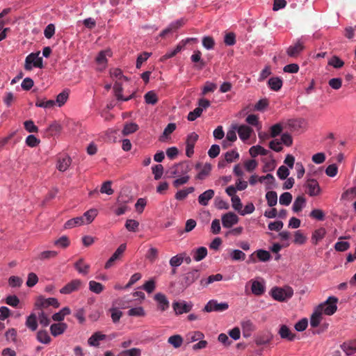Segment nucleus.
Returning a JSON list of instances; mask_svg holds the SVG:
<instances>
[{
  "mask_svg": "<svg viewBox=\"0 0 356 356\" xmlns=\"http://www.w3.org/2000/svg\"><path fill=\"white\" fill-rule=\"evenodd\" d=\"M337 298L334 296H330L326 301L320 304L311 316L310 325L312 327H316L318 326L322 319L323 314L328 316L334 314L337 309Z\"/></svg>",
  "mask_w": 356,
  "mask_h": 356,
  "instance_id": "f257e3e1",
  "label": "nucleus"
},
{
  "mask_svg": "<svg viewBox=\"0 0 356 356\" xmlns=\"http://www.w3.org/2000/svg\"><path fill=\"white\" fill-rule=\"evenodd\" d=\"M270 295L275 300L280 302H284L293 296V290L289 286L283 288L275 286L271 289Z\"/></svg>",
  "mask_w": 356,
  "mask_h": 356,
  "instance_id": "f03ea898",
  "label": "nucleus"
},
{
  "mask_svg": "<svg viewBox=\"0 0 356 356\" xmlns=\"http://www.w3.org/2000/svg\"><path fill=\"white\" fill-rule=\"evenodd\" d=\"M191 170V167L187 163H179L172 166L168 170L170 177H175L187 175Z\"/></svg>",
  "mask_w": 356,
  "mask_h": 356,
  "instance_id": "7ed1b4c3",
  "label": "nucleus"
},
{
  "mask_svg": "<svg viewBox=\"0 0 356 356\" xmlns=\"http://www.w3.org/2000/svg\"><path fill=\"white\" fill-rule=\"evenodd\" d=\"M229 308L227 302H218L216 300H209L204 306L203 311L206 312H222L227 310Z\"/></svg>",
  "mask_w": 356,
  "mask_h": 356,
  "instance_id": "20e7f679",
  "label": "nucleus"
},
{
  "mask_svg": "<svg viewBox=\"0 0 356 356\" xmlns=\"http://www.w3.org/2000/svg\"><path fill=\"white\" fill-rule=\"evenodd\" d=\"M49 306H52L54 308H58L60 306V304L58 300L55 298H45L42 296H40L37 298L35 307L38 309H43L47 308Z\"/></svg>",
  "mask_w": 356,
  "mask_h": 356,
  "instance_id": "39448f33",
  "label": "nucleus"
},
{
  "mask_svg": "<svg viewBox=\"0 0 356 356\" xmlns=\"http://www.w3.org/2000/svg\"><path fill=\"white\" fill-rule=\"evenodd\" d=\"M193 307L191 302H186L184 300L175 301L172 303V308L176 315L189 312Z\"/></svg>",
  "mask_w": 356,
  "mask_h": 356,
  "instance_id": "423d86ee",
  "label": "nucleus"
},
{
  "mask_svg": "<svg viewBox=\"0 0 356 356\" xmlns=\"http://www.w3.org/2000/svg\"><path fill=\"white\" fill-rule=\"evenodd\" d=\"M198 135L192 132L188 135L186 140V154L188 157H191L194 154V147L198 140Z\"/></svg>",
  "mask_w": 356,
  "mask_h": 356,
  "instance_id": "0eeeda50",
  "label": "nucleus"
},
{
  "mask_svg": "<svg viewBox=\"0 0 356 356\" xmlns=\"http://www.w3.org/2000/svg\"><path fill=\"white\" fill-rule=\"evenodd\" d=\"M81 285L82 282L80 280H73L64 286L60 290V293L63 294H70L74 291H78L81 288Z\"/></svg>",
  "mask_w": 356,
  "mask_h": 356,
  "instance_id": "6e6552de",
  "label": "nucleus"
},
{
  "mask_svg": "<svg viewBox=\"0 0 356 356\" xmlns=\"http://www.w3.org/2000/svg\"><path fill=\"white\" fill-rule=\"evenodd\" d=\"M126 250V245L121 244L115 252L113 254V255L110 257V259L105 264L104 268L106 269H108L114 266L115 261L120 258V257L122 254V253Z\"/></svg>",
  "mask_w": 356,
  "mask_h": 356,
  "instance_id": "1a4fd4ad",
  "label": "nucleus"
},
{
  "mask_svg": "<svg viewBox=\"0 0 356 356\" xmlns=\"http://www.w3.org/2000/svg\"><path fill=\"white\" fill-rule=\"evenodd\" d=\"M238 221V217L233 212H229L222 216V226L226 228H229L234 225L236 224Z\"/></svg>",
  "mask_w": 356,
  "mask_h": 356,
  "instance_id": "9d476101",
  "label": "nucleus"
},
{
  "mask_svg": "<svg viewBox=\"0 0 356 356\" xmlns=\"http://www.w3.org/2000/svg\"><path fill=\"white\" fill-rule=\"evenodd\" d=\"M195 169L197 170H199V172L195 177L196 179H200L203 180L206 179L210 174V172L211 170V165L209 163H206L203 167L202 165V163H197L195 165Z\"/></svg>",
  "mask_w": 356,
  "mask_h": 356,
  "instance_id": "9b49d317",
  "label": "nucleus"
},
{
  "mask_svg": "<svg viewBox=\"0 0 356 356\" xmlns=\"http://www.w3.org/2000/svg\"><path fill=\"white\" fill-rule=\"evenodd\" d=\"M305 186L308 190L307 193L312 197L316 196L321 193L320 186L316 179H308Z\"/></svg>",
  "mask_w": 356,
  "mask_h": 356,
  "instance_id": "f8f14e48",
  "label": "nucleus"
},
{
  "mask_svg": "<svg viewBox=\"0 0 356 356\" xmlns=\"http://www.w3.org/2000/svg\"><path fill=\"white\" fill-rule=\"evenodd\" d=\"M304 49L305 47L303 42L298 40L294 45H291L287 49L286 54L290 57L296 58Z\"/></svg>",
  "mask_w": 356,
  "mask_h": 356,
  "instance_id": "ddd939ff",
  "label": "nucleus"
},
{
  "mask_svg": "<svg viewBox=\"0 0 356 356\" xmlns=\"http://www.w3.org/2000/svg\"><path fill=\"white\" fill-rule=\"evenodd\" d=\"M154 300L157 302L158 308L161 311L163 312L169 308V305H170L169 301L164 294H163L161 293H158L155 294Z\"/></svg>",
  "mask_w": 356,
  "mask_h": 356,
  "instance_id": "4468645a",
  "label": "nucleus"
},
{
  "mask_svg": "<svg viewBox=\"0 0 356 356\" xmlns=\"http://www.w3.org/2000/svg\"><path fill=\"white\" fill-rule=\"evenodd\" d=\"M201 51L196 50L191 57V61L195 63L194 67L199 70H202L206 65V63L201 58Z\"/></svg>",
  "mask_w": 356,
  "mask_h": 356,
  "instance_id": "2eb2a0df",
  "label": "nucleus"
},
{
  "mask_svg": "<svg viewBox=\"0 0 356 356\" xmlns=\"http://www.w3.org/2000/svg\"><path fill=\"white\" fill-rule=\"evenodd\" d=\"M200 277L199 270L197 269H193L189 272H188L184 277V284L186 287L189 286L193 282H195Z\"/></svg>",
  "mask_w": 356,
  "mask_h": 356,
  "instance_id": "dca6fc26",
  "label": "nucleus"
},
{
  "mask_svg": "<svg viewBox=\"0 0 356 356\" xmlns=\"http://www.w3.org/2000/svg\"><path fill=\"white\" fill-rule=\"evenodd\" d=\"M184 22L183 19L177 20L175 22L171 23L166 29H165L161 33V37H165L169 33H172L175 31L179 27L184 24Z\"/></svg>",
  "mask_w": 356,
  "mask_h": 356,
  "instance_id": "f3484780",
  "label": "nucleus"
},
{
  "mask_svg": "<svg viewBox=\"0 0 356 356\" xmlns=\"http://www.w3.org/2000/svg\"><path fill=\"white\" fill-rule=\"evenodd\" d=\"M106 336L100 332H96L88 339V343L90 346L98 347L99 341L106 339Z\"/></svg>",
  "mask_w": 356,
  "mask_h": 356,
  "instance_id": "a211bd4d",
  "label": "nucleus"
},
{
  "mask_svg": "<svg viewBox=\"0 0 356 356\" xmlns=\"http://www.w3.org/2000/svg\"><path fill=\"white\" fill-rule=\"evenodd\" d=\"M67 325L65 323H54L50 326L51 334L54 337L62 334L67 329Z\"/></svg>",
  "mask_w": 356,
  "mask_h": 356,
  "instance_id": "6ab92c4d",
  "label": "nucleus"
},
{
  "mask_svg": "<svg viewBox=\"0 0 356 356\" xmlns=\"http://www.w3.org/2000/svg\"><path fill=\"white\" fill-rule=\"evenodd\" d=\"M326 230L323 227H320L312 233L311 242L314 245H317L325 236Z\"/></svg>",
  "mask_w": 356,
  "mask_h": 356,
  "instance_id": "aec40b11",
  "label": "nucleus"
},
{
  "mask_svg": "<svg viewBox=\"0 0 356 356\" xmlns=\"http://www.w3.org/2000/svg\"><path fill=\"white\" fill-rule=\"evenodd\" d=\"M213 195L214 191L209 189L199 195L198 202L201 205L207 206L209 204V201L213 198Z\"/></svg>",
  "mask_w": 356,
  "mask_h": 356,
  "instance_id": "412c9836",
  "label": "nucleus"
},
{
  "mask_svg": "<svg viewBox=\"0 0 356 356\" xmlns=\"http://www.w3.org/2000/svg\"><path fill=\"white\" fill-rule=\"evenodd\" d=\"M341 347L347 355H351L356 353V339L344 342Z\"/></svg>",
  "mask_w": 356,
  "mask_h": 356,
  "instance_id": "4be33fe9",
  "label": "nucleus"
},
{
  "mask_svg": "<svg viewBox=\"0 0 356 356\" xmlns=\"http://www.w3.org/2000/svg\"><path fill=\"white\" fill-rule=\"evenodd\" d=\"M252 286L251 290L253 294L256 296H261L265 292V286L263 282L257 280H251Z\"/></svg>",
  "mask_w": 356,
  "mask_h": 356,
  "instance_id": "5701e85b",
  "label": "nucleus"
},
{
  "mask_svg": "<svg viewBox=\"0 0 356 356\" xmlns=\"http://www.w3.org/2000/svg\"><path fill=\"white\" fill-rule=\"evenodd\" d=\"M113 90H114L115 95L117 97L118 100L128 101V100L132 99L133 97L134 96V94L133 93L132 95H129L128 97H124L122 95V84L118 81H116L113 86Z\"/></svg>",
  "mask_w": 356,
  "mask_h": 356,
  "instance_id": "b1692460",
  "label": "nucleus"
},
{
  "mask_svg": "<svg viewBox=\"0 0 356 356\" xmlns=\"http://www.w3.org/2000/svg\"><path fill=\"white\" fill-rule=\"evenodd\" d=\"M237 132L239 138L242 140H245L250 138L252 129L247 125H241L238 127Z\"/></svg>",
  "mask_w": 356,
  "mask_h": 356,
  "instance_id": "393cba45",
  "label": "nucleus"
},
{
  "mask_svg": "<svg viewBox=\"0 0 356 356\" xmlns=\"http://www.w3.org/2000/svg\"><path fill=\"white\" fill-rule=\"evenodd\" d=\"M279 334L280 335L282 339H286L289 341H293L295 339L296 334L292 333L289 328L285 325H282L279 330Z\"/></svg>",
  "mask_w": 356,
  "mask_h": 356,
  "instance_id": "a878e982",
  "label": "nucleus"
},
{
  "mask_svg": "<svg viewBox=\"0 0 356 356\" xmlns=\"http://www.w3.org/2000/svg\"><path fill=\"white\" fill-rule=\"evenodd\" d=\"M38 316L35 314H31L26 318V326L31 331H35L38 328Z\"/></svg>",
  "mask_w": 356,
  "mask_h": 356,
  "instance_id": "bb28decb",
  "label": "nucleus"
},
{
  "mask_svg": "<svg viewBox=\"0 0 356 356\" xmlns=\"http://www.w3.org/2000/svg\"><path fill=\"white\" fill-rule=\"evenodd\" d=\"M268 85L271 90L278 91L282 86V80L280 77H272L268 80Z\"/></svg>",
  "mask_w": 356,
  "mask_h": 356,
  "instance_id": "cd10ccee",
  "label": "nucleus"
},
{
  "mask_svg": "<svg viewBox=\"0 0 356 356\" xmlns=\"http://www.w3.org/2000/svg\"><path fill=\"white\" fill-rule=\"evenodd\" d=\"M305 202H306V200L303 196H302V195L298 196L293 204V207H292L293 211L295 213L300 212L304 207Z\"/></svg>",
  "mask_w": 356,
  "mask_h": 356,
  "instance_id": "c85d7f7f",
  "label": "nucleus"
},
{
  "mask_svg": "<svg viewBox=\"0 0 356 356\" xmlns=\"http://www.w3.org/2000/svg\"><path fill=\"white\" fill-rule=\"evenodd\" d=\"M84 222H85V220H83V217L79 216V217L74 218L72 219L67 220L65 223V228L70 229V228L74 227L76 226L82 225L83 224H84Z\"/></svg>",
  "mask_w": 356,
  "mask_h": 356,
  "instance_id": "c756f323",
  "label": "nucleus"
},
{
  "mask_svg": "<svg viewBox=\"0 0 356 356\" xmlns=\"http://www.w3.org/2000/svg\"><path fill=\"white\" fill-rule=\"evenodd\" d=\"M40 51H38L37 53H31L26 56L24 65L25 70H31L32 69V64L34 67V62H35V59L37 58L38 56L40 55Z\"/></svg>",
  "mask_w": 356,
  "mask_h": 356,
  "instance_id": "7c9ffc66",
  "label": "nucleus"
},
{
  "mask_svg": "<svg viewBox=\"0 0 356 356\" xmlns=\"http://www.w3.org/2000/svg\"><path fill=\"white\" fill-rule=\"evenodd\" d=\"M207 255V249L205 247H200L194 250L193 259L196 261H200L204 259Z\"/></svg>",
  "mask_w": 356,
  "mask_h": 356,
  "instance_id": "2f4dec72",
  "label": "nucleus"
},
{
  "mask_svg": "<svg viewBox=\"0 0 356 356\" xmlns=\"http://www.w3.org/2000/svg\"><path fill=\"white\" fill-rule=\"evenodd\" d=\"M70 163V158L67 156H65L61 159H59L57 168L59 171L64 172L69 168Z\"/></svg>",
  "mask_w": 356,
  "mask_h": 356,
  "instance_id": "473e14b6",
  "label": "nucleus"
},
{
  "mask_svg": "<svg viewBox=\"0 0 356 356\" xmlns=\"http://www.w3.org/2000/svg\"><path fill=\"white\" fill-rule=\"evenodd\" d=\"M249 152L252 157H256L259 154L266 156L268 153V151L261 146L257 145L250 147Z\"/></svg>",
  "mask_w": 356,
  "mask_h": 356,
  "instance_id": "72a5a7b5",
  "label": "nucleus"
},
{
  "mask_svg": "<svg viewBox=\"0 0 356 356\" xmlns=\"http://www.w3.org/2000/svg\"><path fill=\"white\" fill-rule=\"evenodd\" d=\"M204 337V334L200 331L189 332L186 336L188 343H192L198 340H201Z\"/></svg>",
  "mask_w": 356,
  "mask_h": 356,
  "instance_id": "f704fd0d",
  "label": "nucleus"
},
{
  "mask_svg": "<svg viewBox=\"0 0 356 356\" xmlns=\"http://www.w3.org/2000/svg\"><path fill=\"white\" fill-rule=\"evenodd\" d=\"M195 191L194 187L191 186L184 190L177 191L175 195V197L177 200H184L186 199L188 194L193 193Z\"/></svg>",
  "mask_w": 356,
  "mask_h": 356,
  "instance_id": "c9c22d12",
  "label": "nucleus"
},
{
  "mask_svg": "<svg viewBox=\"0 0 356 356\" xmlns=\"http://www.w3.org/2000/svg\"><path fill=\"white\" fill-rule=\"evenodd\" d=\"M168 342L174 348H178L181 347L183 343V338L179 334H175L168 338Z\"/></svg>",
  "mask_w": 356,
  "mask_h": 356,
  "instance_id": "e433bc0d",
  "label": "nucleus"
},
{
  "mask_svg": "<svg viewBox=\"0 0 356 356\" xmlns=\"http://www.w3.org/2000/svg\"><path fill=\"white\" fill-rule=\"evenodd\" d=\"M222 279V275L221 274H216L209 276L207 279H202L200 281L201 285L203 286H207L209 284H211L216 281H220Z\"/></svg>",
  "mask_w": 356,
  "mask_h": 356,
  "instance_id": "4c0bfd02",
  "label": "nucleus"
},
{
  "mask_svg": "<svg viewBox=\"0 0 356 356\" xmlns=\"http://www.w3.org/2000/svg\"><path fill=\"white\" fill-rule=\"evenodd\" d=\"M68 98L69 91L67 90H65L57 95L55 104H57L58 106L60 107L65 104Z\"/></svg>",
  "mask_w": 356,
  "mask_h": 356,
  "instance_id": "58836bf2",
  "label": "nucleus"
},
{
  "mask_svg": "<svg viewBox=\"0 0 356 356\" xmlns=\"http://www.w3.org/2000/svg\"><path fill=\"white\" fill-rule=\"evenodd\" d=\"M229 257L233 261H244L245 259V254L240 250H231Z\"/></svg>",
  "mask_w": 356,
  "mask_h": 356,
  "instance_id": "ea45409f",
  "label": "nucleus"
},
{
  "mask_svg": "<svg viewBox=\"0 0 356 356\" xmlns=\"http://www.w3.org/2000/svg\"><path fill=\"white\" fill-rule=\"evenodd\" d=\"M266 198L269 207L275 206L277 203V195L275 191H270L266 193Z\"/></svg>",
  "mask_w": 356,
  "mask_h": 356,
  "instance_id": "a19ab883",
  "label": "nucleus"
},
{
  "mask_svg": "<svg viewBox=\"0 0 356 356\" xmlns=\"http://www.w3.org/2000/svg\"><path fill=\"white\" fill-rule=\"evenodd\" d=\"M74 266L79 273L83 275L88 274L90 268V266L88 264H85L81 259L75 263Z\"/></svg>",
  "mask_w": 356,
  "mask_h": 356,
  "instance_id": "79ce46f5",
  "label": "nucleus"
},
{
  "mask_svg": "<svg viewBox=\"0 0 356 356\" xmlns=\"http://www.w3.org/2000/svg\"><path fill=\"white\" fill-rule=\"evenodd\" d=\"M37 339L40 343L48 344L51 341V337L46 330H40L37 333Z\"/></svg>",
  "mask_w": 356,
  "mask_h": 356,
  "instance_id": "37998d69",
  "label": "nucleus"
},
{
  "mask_svg": "<svg viewBox=\"0 0 356 356\" xmlns=\"http://www.w3.org/2000/svg\"><path fill=\"white\" fill-rule=\"evenodd\" d=\"M104 289V286L99 282L93 280L89 282V289L95 293L99 294Z\"/></svg>",
  "mask_w": 356,
  "mask_h": 356,
  "instance_id": "c03bdc74",
  "label": "nucleus"
},
{
  "mask_svg": "<svg viewBox=\"0 0 356 356\" xmlns=\"http://www.w3.org/2000/svg\"><path fill=\"white\" fill-rule=\"evenodd\" d=\"M110 56V51H102L99 52L98 56L96 58V61L98 65H102L103 67L105 68V65L107 63V58L106 56Z\"/></svg>",
  "mask_w": 356,
  "mask_h": 356,
  "instance_id": "a18cd8bd",
  "label": "nucleus"
},
{
  "mask_svg": "<svg viewBox=\"0 0 356 356\" xmlns=\"http://www.w3.org/2000/svg\"><path fill=\"white\" fill-rule=\"evenodd\" d=\"M118 356H141V350L138 348H133L121 351Z\"/></svg>",
  "mask_w": 356,
  "mask_h": 356,
  "instance_id": "49530a36",
  "label": "nucleus"
},
{
  "mask_svg": "<svg viewBox=\"0 0 356 356\" xmlns=\"http://www.w3.org/2000/svg\"><path fill=\"white\" fill-rule=\"evenodd\" d=\"M138 129V125L137 124L133 122L129 123L124 125L122 134L124 136H127L136 132Z\"/></svg>",
  "mask_w": 356,
  "mask_h": 356,
  "instance_id": "de8ad7c7",
  "label": "nucleus"
},
{
  "mask_svg": "<svg viewBox=\"0 0 356 356\" xmlns=\"http://www.w3.org/2000/svg\"><path fill=\"white\" fill-rule=\"evenodd\" d=\"M58 252L54 250H47L40 252L38 257L37 259L40 260H47L51 258H54L57 256Z\"/></svg>",
  "mask_w": 356,
  "mask_h": 356,
  "instance_id": "09e8293b",
  "label": "nucleus"
},
{
  "mask_svg": "<svg viewBox=\"0 0 356 356\" xmlns=\"http://www.w3.org/2000/svg\"><path fill=\"white\" fill-rule=\"evenodd\" d=\"M145 101L148 104H155L158 102V97L154 91L147 92L145 96Z\"/></svg>",
  "mask_w": 356,
  "mask_h": 356,
  "instance_id": "8fccbe9b",
  "label": "nucleus"
},
{
  "mask_svg": "<svg viewBox=\"0 0 356 356\" xmlns=\"http://www.w3.org/2000/svg\"><path fill=\"white\" fill-rule=\"evenodd\" d=\"M292 195L289 192L283 193L280 197V204L284 206H288L292 201Z\"/></svg>",
  "mask_w": 356,
  "mask_h": 356,
  "instance_id": "3c124183",
  "label": "nucleus"
},
{
  "mask_svg": "<svg viewBox=\"0 0 356 356\" xmlns=\"http://www.w3.org/2000/svg\"><path fill=\"white\" fill-rule=\"evenodd\" d=\"M152 173L154 175V179L159 180L161 178L163 173V167L161 164H157L152 167Z\"/></svg>",
  "mask_w": 356,
  "mask_h": 356,
  "instance_id": "603ef678",
  "label": "nucleus"
},
{
  "mask_svg": "<svg viewBox=\"0 0 356 356\" xmlns=\"http://www.w3.org/2000/svg\"><path fill=\"white\" fill-rule=\"evenodd\" d=\"M54 105L55 101L52 99L46 101L43 99H38L35 103L36 106L45 108H52Z\"/></svg>",
  "mask_w": 356,
  "mask_h": 356,
  "instance_id": "864d4df0",
  "label": "nucleus"
},
{
  "mask_svg": "<svg viewBox=\"0 0 356 356\" xmlns=\"http://www.w3.org/2000/svg\"><path fill=\"white\" fill-rule=\"evenodd\" d=\"M182 263L183 257L181 256V253L172 257L169 261V264L172 268H177L181 266Z\"/></svg>",
  "mask_w": 356,
  "mask_h": 356,
  "instance_id": "5fc2aeb1",
  "label": "nucleus"
},
{
  "mask_svg": "<svg viewBox=\"0 0 356 356\" xmlns=\"http://www.w3.org/2000/svg\"><path fill=\"white\" fill-rule=\"evenodd\" d=\"M217 88V85L216 83L207 81L202 88V95H206L209 92H214Z\"/></svg>",
  "mask_w": 356,
  "mask_h": 356,
  "instance_id": "6e6d98bb",
  "label": "nucleus"
},
{
  "mask_svg": "<svg viewBox=\"0 0 356 356\" xmlns=\"http://www.w3.org/2000/svg\"><path fill=\"white\" fill-rule=\"evenodd\" d=\"M182 49V46L177 45L173 50L167 52L165 54H164L161 58V61H165L168 60V58H170L173 56H175L177 53H179Z\"/></svg>",
  "mask_w": 356,
  "mask_h": 356,
  "instance_id": "4d7b16f0",
  "label": "nucleus"
},
{
  "mask_svg": "<svg viewBox=\"0 0 356 356\" xmlns=\"http://www.w3.org/2000/svg\"><path fill=\"white\" fill-rule=\"evenodd\" d=\"M139 226V222L135 220L128 219L125 223V227L129 232H136Z\"/></svg>",
  "mask_w": 356,
  "mask_h": 356,
  "instance_id": "13d9d810",
  "label": "nucleus"
},
{
  "mask_svg": "<svg viewBox=\"0 0 356 356\" xmlns=\"http://www.w3.org/2000/svg\"><path fill=\"white\" fill-rule=\"evenodd\" d=\"M61 130V126L56 122H54L51 124L49 126L47 129V131L49 133L50 136H54L56 134L59 133Z\"/></svg>",
  "mask_w": 356,
  "mask_h": 356,
  "instance_id": "bf43d9fd",
  "label": "nucleus"
},
{
  "mask_svg": "<svg viewBox=\"0 0 356 356\" xmlns=\"http://www.w3.org/2000/svg\"><path fill=\"white\" fill-rule=\"evenodd\" d=\"M246 122L252 126H255L257 127V129H260L261 126L259 122L258 116L254 114L249 115L246 118Z\"/></svg>",
  "mask_w": 356,
  "mask_h": 356,
  "instance_id": "052dcab7",
  "label": "nucleus"
},
{
  "mask_svg": "<svg viewBox=\"0 0 356 356\" xmlns=\"http://www.w3.org/2000/svg\"><path fill=\"white\" fill-rule=\"evenodd\" d=\"M180 177L176 179L175 180H174L172 184H173V186L175 187V188H179L180 186L181 185H184L186 183H188V181H189L190 179V177L187 175H181V176H179Z\"/></svg>",
  "mask_w": 356,
  "mask_h": 356,
  "instance_id": "680f3d73",
  "label": "nucleus"
},
{
  "mask_svg": "<svg viewBox=\"0 0 356 356\" xmlns=\"http://www.w3.org/2000/svg\"><path fill=\"white\" fill-rule=\"evenodd\" d=\"M159 255V250L156 248H150L147 252L146 258L149 260L151 262H154L156 259H157Z\"/></svg>",
  "mask_w": 356,
  "mask_h": 356,
  "instance_id": "e2e57ef3",
  "label": "nucleus"
},
{
  "mask_svg": "<svg viewBox=\"0 0 356 356\" xmlns=\"http://www.w3.org/2000/svg\"><path fill=\"white\" fill-rule=\"evenodd\" d=\"M257 258L261 261H267L270 259V254L269 252L264 250H259L255 252Z\"/></svg>",
  "mask_w": 356,
  "mask_h": 356,
  "instance_id": "0e129e2a",
  "label": "nucleus"
},
{
  "mask_svg": "<svg viewBox=\"0 0 356 356\" xmlns=\"http://www.w3.org/2000/svg\"><path fill=\"white\" fill-rule=\"evenodd\" d=\"M38 318L42 326L47 327L49 325L51 321L43 311L38 313Z\"/></svg>",
  "mask_w": 356,
  "mask_h": 356,
  "instance_id": "69168bd1",
  "label": "nucleus"
},
{
  "mask_svg": "<svg viewBox=\"0 0 356 356\" xmlns=\"http://www.w3.org/2000/svg\"><path fill=\"white\" fill-rule=\"evenodd\" d=\"M202 45L207 49H212L215 45V41L211 36H204L202 38Z\"/></svg>",
  "mask_w": 356,
  "mask_h": 356,
  "instance_id": "338daca9",
  "label": "nucleus"
},
{
  "mask_svg": "<svg viewBox=\"0 0 356 356\" xmlns=\"http://www.w3.org/2000/svg\"><path fill=\"white\" fill-rule=\"evenodd\" d=\"M112 182L111 181H106L103 183L100 192L102 193H106L107 195H112L114 193V191L111 188Z\"/></svg>",
  "mask_w": 356,
  "mask_h": 356,
  "instance_id": "774afa93",
  "label": "nucleus"
}]
</instances>
